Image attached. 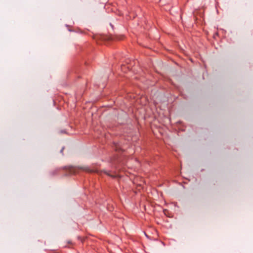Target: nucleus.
<instances>
[{
    "label": "nucleus",
    "mask_w": 253,
    "mask_h": 253,
    "mask_svg": "<svg viewBox=\"0 0 253 253\" xmlns=\"http://www.w3.org/2000/svg\"><path fill=\"white\" fill-rule=\"evenodd\" d=\"M84 169V170L88 171V172L91 171V170H90L87 168H85Z\"/></svg>",
    "instance_id": "f257e3e1"
},
{
    "label": "nucleus",
    "mask_w": 253,
    "mask_h": 253,
    "mask_svg": "<svg viewBox=\"0 0 253 253\" xmlns=\"http://www.w3.org/2000/svg\"><path fill=\"white\" fill-rule=\"evenodd\" d=\"M104 172H105L106 174H107L108 175H109V176H113L112 175H110V174H109L108 172H106V171H105Z\"/></svg>",
    "instance_id": "f03ea898"
},
{
    "label": "nucleus",
    "mask_w": 253,
    "mask_h": 253,
    "mask_svg": "<svg viewBox=\"0 0 253 253\" xmlns=\"http://www.w3.org/2000/svg\"><path fill=\"white\" fill-rule=\"evenodd\" d=\"M145 236H146L147 238H148V236H147V235H146V233H145Z\"/></svg>",
    "instance_id": "7ed1b4c3"
}]
</instances>
